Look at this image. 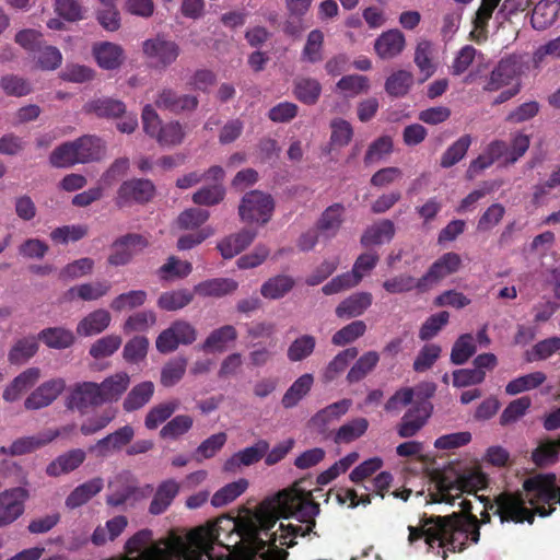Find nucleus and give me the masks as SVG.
Wrapping results in <instances>:
<instances>
[{
    "instance_id": "cd10ccee",
    "label": "nucleus",
    "mask_w": 560,
    "mask_h": 560,
    "mask_svg": "<svg viewBox=\"0 0 560 560\" xmlns=\"http://www.w3.org/2000/svg\"><path fill=\"white\" fill-rule=\"evenodd\" d=\"M112 316L108 311L97 308L84 316L77 325V334L90 337L103 332L109 326Z\"/></svg>"
},
{
    "instance_id": "f8f14e48",
    "label": "nucleus",
    "mask_w": 560,
    "mask_h": 560,
    "mask_svg": "<svg viewBox=\"0 0 560 560\" xmlns=\"http://www.w3.org/2000/svg\"><path fill=\"white\" fill-rule=\"evenodd\" d=\"M462 267V258L457 253L447 252L439 257L428 269V271L418 279V290L428 291L433 284H436L444 278L457 272Z\"/></svg>"
},
{
    "instance_id": "f704fd0d",
    "label": "nucleus",
    "mask_w": 560,
    "mask_h": 560,
    "mask_svg": "<svg viewBox=\"0 0 560 560\" xmlns=\"http://www.w3.org/2000/svg\"><path fill=\"white\" fill-rule=\"evenodd\" d=\"M560 0H539L532 13V25L535 30H546L557 19Z\"/></svg>"
},
{
    "instance_id": "3c124183",
    "label": "nucleus",
    "mask_w": 560,
    "mask_h": 560,
    "mask_svg": "<svg viewBox=\"0 0 560 560\" xmlns=\"http://www.w3.org/2000/svg\"><path fill=\"white\" fill-rule=\"evenodd\" d=\"M380 355L376 351H368L361 355L347 374V381L354 384L363 380L377 365Z\"/></svg>"
},
{
    "instance_id": "f257e3e1",
    "label": "nucleus",
    "mask_w": 560,
    "mask_h": 560,
    "mask_svg": "<svg viewBox=\"0 0 560 560\" xmlns=\"http://www.w3.org/2000/svg\"><path fill=\"white\" fill-rule=\"evenodd\" d=\"M460 511L448 515L421 516L418 526H408V542L413 545L424 539L428 551L436 548V555L447 560L448 552H462L468 542L477 544L480 539L479 518L471 513L472 503L464 499L459 503Z\"/></svg>"
},
{
    "instance_id": "6e6552de",
    "label": "nucleus",
    "mask_w": 560,
    "mask_h": 560,
    "mask_svg": "<svg viewBox=\"0 0 560 560\" xmlns=\"http://www.w3.org/2000/svg\"><path fill=\"white\" fill-rule=\"evenodd\" d=\"M197 329L189 322L177 319L162 330L155 340L156 350L167 354L177 350L179 345L189 346L197 340Z\"/></svg>"
},
{
    "instance_id": "680f3d73",
    "label": "nucleus",
    "mask_w": 560,
    "mask_h": 560,
    "mask_svg": "<svg viewBox=\"0 0 560 560\" xmlns=\"http://www.w3.org/2000/svg\"><path fill=\"white\" fill-rule=\"evenodd\" d=\"M0 88L8 96L22 97L32 92L31 82L16 74H5L0 79Z\"/></svg>"
},
{
    "instance_id": "5fc2aeb1",
    "label": "nucleus",
    "mask_w": 560,
    "mask_h": 560,
    "mask_svg": "<svg viewBox=\"0 0 560 560\" xmlns=\"http://www.w3.org/2000/svg\"><path fill=\"white\" fill-rule=\"evenodd\" d=\"M477 351L471 334L460 335L454 342L451 351V362L455 365L466 363Z\"/></svg>"
},
{
    "instance_id": "ea45409f",
    "label": "nucleus",
    "mask_w": 560,
    "mask_h": 560,
    "mask_svg": "<svg viewBox=\"0 0 560 560\" xmlns=\"http://www.w3.org/2000/svg\"><path fill=\"white\" fill-rule=\"evenodd\" d=\"M109 290L110 284L107 281L88 282L70 288L66 292V298L69 301L75 298L82 301H95L106 295Z\"/></svg>"
},
{
    "instance_id": "0eeeda50",
    "label": "nucleus",
    "mask_w": 560,
    "mask_h": 560,
    "mask_svg": "<svg viewBox=\"0 0 560 560\" xmlns=\"http://www.w3.org/2000/svg\"><path fill=\"white\" fill-rule=\"evenodd\" d=\"M275 210L273 198L269 194L259 190L246 192L238 207V213L245 222L266 224Z\"/></svg>"
},
{
    "instance_id": "de8ad7c7",
    "label": "nucleus",
    "mask_w": 560,
    "mask_h": 560,
    "mask_svg": "<svg viewBox=\"0 0 560 560\" xmlns=\"http://www.w3.org/2000/svg\"><path fill=\"white\" fill-rule=\"evenodd\" d=\"M352 401L350 399H341L324 409L317 411L311 419V423L319 429H325L326 425L332 420L339 419L350 408Z\"/></svg>"
},
{
    "instance_id": "052dcab7",
    "label": "nucleus",
    "mask_w": 560,
    "mask_h": 560,
    "mask_svg": "<svg viewBox=\"0 0 560 560\" xmlns=\"http://www.w3.org/2000/svg\"><path fill=\"white\" fill-rule=\"evenodd\" d=\"M149 339L144 336H135L128 340L122 350V358L126 362L137 364L147 358Z\"/></svg>"
},
{
    "instance_id": "b1692460",
    "label": "nucleus",
    "mask_w": 560,
    "mask_h": 560,
    "mask_svg": "<svg viewBox=\"0 0 560 560\" xmlns=\"http://www.w3.org/2000/svg\"><path fill=\"white\" fill-rule=\"evenodd\" d=\"M85 113L94 114L98 118L115 119L126 113V105L122 101L112 97H100L88 102L84 105Z\"/></svg>"
},
{
    "instance_id": "dca6fc26",
    "label": "nucleus",
    "mask_w": 560,
    "mask_h": 560,
    "mask_svg": "<svg viewBox=\"0 0 560 560\" xmlns=\"http://www.w3.org/2000/svg\"><path fill=\"white\" fill-rule=\"evenodd\" d=\"M522 72V63L516 56H509L499 61L497 67L491 71L483 90L494 92L501 88L509 85Z\"/></svg>"
},
{
    "instance_id": "c756f323",
    "label": "nucleus",
    "mask_w": 560,
    "mask_h": 560,
    "mask_svg": "<svg viewBox=\"0 0 560 560\" xmlns=\"http://www.w3.org/2000/svg\"><path fill=\"white\" fill-rule=\"evenodd\" d=\"M196 528L191 529L187 534H179L176 530H171L168 533V535L164 539H160L159 541H156L154 545H152L150 547H147V545L152 539L151 530H148V529L140 530V532L136 533L131 538H129L127 540L126 546H125L126 553H127L126 556H128V557H139L140 555H142L143 552L148 551L149 549L154 548V547L163 544L164 541L168 540V538L172 535H176V536L185 537L186 538V537H189V535Z\"/></svg>"
},
{
    "instance_id": "c9c22d12",
    "label": "nucleus",
    "mask_w": 560,
    "mask_h": 560,
    "mask_svg": "<svg viewBox=\"0 0 560 560\" xmlns=\"http://www.w3.org/2000/svg\"><path fill=\"white\" fill-rule=\"evenodd\" d=\"M345 207L341 203H334L324 210L316 223V229L326 237L337 235L343 222Z\"/></svg>"
},
{
    "instance_id": "bf43d9fd",
    "label": "nucleus",
    "mask_w": 560,
    "mask_h": 560,
    "mask_svg": "<svg viewBox=\"0 0 560 560\" xmlns=\"http://www.w3.org/2000/svg\"><path fill=\"white\" fill-rule=\"evenodd\" d=\"M316 339L312 335H302L291 342L287 357L291 362H299L308 358L315 350Z\"/></svg>"
},
{
    "instance_id": "49530a36",
    "label": "nucleus",
    "mask_w": 560,
    "mask_h": 560,
    "mask_svg": "<svg viewBox=\"0 0 560 560\" xmlns=\"http://www.w3.org/2000/svg\"><path fill=\"white\" fill-rule=\"evenodd\" d=\"M314 377L310 373L301 375L293 384L287 389L282 397V406L284 408H293L299 401L305 397L312 388Z\"/></svg>"
},
{
    "instance_id": "79ce46f5",
    "label": "nucleus",
    "mask_w": 560,
    "mask_h": 560,
    "mask_svg": "<svg viewBox=\"0 0 560 560\" xmlns=\"http://www.w3.org/2000/svg\"><path fill=\"white\" fill-rule=\"evenodd\" d=\"M322 93V84L318 80L307 77L294 80L293 94L301 103L314 105L318 102Z\"/></svg>"
},
{
    "instance_id": "603ef678",
    "label": "nucleus",
    "mask_w": 560,
    "mask_h": 560,
    "mask_svg": "<svg viewBox=\"0 0 560 560\" xmlns=\"http://www.w3.org/2000/svg\"><path fill=\"white\" fill-rule=\"evenodd\" d=\"M472 139L470 135H464L459 137L454 143H452L446 151L442 154L440 165L443 168H450L462 161L469 147L471 145Z\"/></svg>"
},
{
    "instance_id": "a211bd4d",
    "label": "nucleus",
    "mask_w": 560,
    "mask_h": 560,
    "mask_svg": "<svg viewBox=\"0 0 560 560\" xmlns=\"http://www.w3.org/2000/svg\"><path fill=\"white\" fill-rule=\"evenodd\" d=\"M180 486L175 479H166L159 483L150 502L148 512L151 515H161L172 505L179 493Z\"/></svg>"
},
{
    "instance_id": "37998d69",
    "label": "nucleus",
    "mask_w": 560,
    "mask_h": 560,
    "mask_svg": "<svg viewBox=\"0 0 560 560\" xmlns=\"http://www.w3.org/2000/svg\"><path fill=\"white\" fill-rule=\"evenodd\" d=\"M369 428L368 419L363 417L354 418L342 424L334 434L336 444H348L365 434Z\"/></svg>"
},
{
    "instance_id": "a19ab883",
    "label": "nucleus",
    "mask_w": 560,
    "mask_h": 560,
    "mask_svg": "<svg viewBox=\"0 0 560 560\" xmlns=\"http://www.w3.org/2000/svg\"><path fill=\"white\" fill-rule=\"evenodd\" d=\"M38 340L51 349H67L74 343V334L65 327H48L39 331Z\"/></svg>"
},
{
    "instance_id": "8fccbe9b",
    "label": "nucleus",
    "mask_w": 560,
    "mask_h": 560,
    "mask_svg": "<svg viewBox=\"0 0 560 560\" xmlns=\"http://www.w3.org/2000/svg\"><path fill=\"white\" fill-rule=\"evenodd\" d=\"M187 363L188 361L185 357H176L168 360L161 370V384L164 387L176 385L184 377Z\"/></svg>"
},
{
    "instance_id": "ddd939ff",
    "label": "nucleus",
    "mask_w": 560,
    "mask_h": 560,
    "mask_svg": "<svg viewBox=\"0 0 560 560\" xmlns=\"http://www.w3.org/2000/svg\"><path fill=\"white\" fill-rule=\"evenodd\" d=\"M28 491L23 487L7 489L0 493V528L14 523L25 510Z\"/></svg>"
},
{
    "instance_id": "393cba45",
    "label": "nucleus",
    "mask_w": 560,
    "mask_h": 560,
    "mask_svg": "<svg viewBox=\"0 0 560 560\" xmlns=\"http://www.w3.org/2000/svg\"><path fill=\"white\" fill-rule=\"evenodd\" d=\"M93 56L101 68L114 70L124 61V49L117 44L103 42L93 46Z\"/></svg>"
},
{
    "instance_id": "a18cd8bd",
    "label": "nucleus",
    "mask_w": 560,
    "mask_h": 560,
    "mask_svg": "<svg viewBox=\"0 0 560 560\" xmlns=\"http://www.w3.org/2000/svg\"><path fill=\"white\" fill-rule=\"evenodd\" d=\"M38 337L28 336L15 341L8 353L11 364H23L32 359L38 351Z\"/></svg>"
},
{
    "instance_id": "6e6d98bb",
    "label": "nucleus",
    "mask_w": 560,
    "mask_h": 560,
    "mask_svg": "<svg viewBox=\"0 0 560 560\" xmlns=\"http://www.w3.org/2000/svg\"><path fill=\"white\" fill-rule=\"evenodd\" d=\"M560 438L557 441H544L532 453V460L538 467L555 464L559 458Z\"/></svg>"
},
{
    "instance_id": "7ed1b4c3",
    "label": "nucleus",
    "mask_w": 560,
    "mask_h": 560,
    "mask_svg": "<svg viewBox=\"0 0 560 560\" xmlns=\"http://www.w3.org/2000/svg\"><path fill=\"white\" fill-rule=\"evenodd\" d=\"M523 489H525L523 487ZM526 492V497L528 498V503L533 506V509H528L525 505V499L521 492H502L494 498V515L500 517L501 523H524L528 522L529 524L534 523L535 514H539L538 509L545 508L548 510L550 506L546 502H537L532 503L533 494Z\"/></svg>"
},
{
    "instance_id": "4be33fe9",
    "label": "nucleus",
    "mask_w": 560,
    "mask_h": 560,
    "mask_svg": "<svg viewBox=\"0 0 560 560\" xmlns=\"http://www.w3.org/2000/svg\"><path fill=\"white\" fill-rule=\"evenodd\" d=\"M60 435V431L58 430H48L38 435L33 436H24L16 439L9 446V454L11 456H20L32 453L48 443L52 442Z\"/></svg>"
},
{
    "instance_id": "c85d7f7f",
    "label": "nucleus",
    "mask_w": 560,
    "mask_h": 560,
    "mask_svg": "<svg viewBox=\"0 0 560 560\" xmlns=\"http://www.w3.org/2000/svg\"><path fill=\"white\" fill-rule=\"evenodd\" d=\"M85 452L81 448L71 450L59 455L56 459L48 464L46 474L50 477H58L69 474L77 469L85 459Z\"/></svg>"
},
{
    "instance_id": "a878e982",
    "label": "nucleus",
    "mask_w": 560,
    "mask_h": 560,
    "mask_svg": "<svg viewBox=\"0 0 560 560\" xmlns=\"http://www.w3.org/2000/svg\"><path fill=\"white\" fill-rule=\"evenodd\" d=\"M370 292H357L342 300L336 307L339 318H352L362 315L372 304Z\"/></svg>"
},
{
    "instance_id": "f3484780",
    "label": "nucleus",
    "mask_w": 560,
    "mask_h": 560,
    "mask_svg": "<svg viewBox=\"0 0 560 560\" xmlns=\"http://www.w3.org/2000/svg\"><path fill=\"white\" fill-rule=\"evenodd\" d=\"M158 108L168 110L173 114L195 110L199 104L197 96L178 94L170 88L162 89L154 101Z\"/></svg>"
},
{
    "instance_id": "4d7b16f0",
    "label": "nucleus",
    "mask_w": 560,
    "mask_h": 560,
    "mask_svg": "<svg viewBox=\"0 0 560 560\" xmlns=\"http://www.w3.org/2000/svg\"><path fill=\"white\" fill-rule=\"evenodd\" d=\"M545 381V373L539 371L533 372L510 381L505 386V393L509 395H517L520 393L539 387Z\"/></svg>"
},
{
    "instance_id": "7c9ffc66",
    "label": "nucleus",
    "mask_w": 560,
    "mask_h": 560,
    "mask_svg": "<svg viewBox=\"0 0 560 560\" xmlns=\"http://www.w3.org/2000/svg\"><path fill=\"white\" fill-rule=\"evenodd\" d=\"M104 481L101 477L93 478L74 488L66 498V506L70 510L80 508L102 491Z\"/></svg>"
},
{
    "instance_id": "423d86ee",
    "label": "nucleus",
    "mask_w": 560,
    "mask_h": 560,
    "mask_svg": "<svg viewBox=\"0 0 560 560\" xmlns=\"http://www.w3.org/2000/svg\"><path fill=\"white\" fill-rule=\"evenodd\" d=\"M142 51L152 68L165 69L177 60L180 48L166 35L158 34L142 43Z\"/></svg>"
},
{
    "instance_id": "e2e57ef3",
    "label": "nucleus",
    "mask_w": 560,
    "mask_h": 560,
    "mask_svg": "<svg viewBox=\"0 0 560 560\" xmlns=\"http://www.w3.org/2000/svg\"><path fill=\"white\" fill-rule=\"evenodd\" d=\"M324 33L320 30H313L308 33L306 43L302 50L301 58L311 63L323 60Z\"/></svg>"
},
{
    "instance_id": "864d4df0",
    "label": "nucleus",
    "mask_w": 560,
    "mask_h": 560,
    "mask_svg": "<svg viewBox=\"0 0 560 560\" xmlns=\"http://www.w3.org/2000/svg\"><path fill=\"white\" fill-rule=\"evenodd\" d=\"M412 84V73L406 70H398L387 78L385 91L392 97H402L408 94Z\"/></svg>"
},
{
    "instance_id": "774afa93",
    "label": "nucleus",
    "mask_w": 560,
    "mask_h": 560,
    "mask_svg": "<svg viewBox=\"0 0 560 560\" xmlns=\"http://www.w3.org/2000/svg\"><path fill=\"white\" fill-rule=\"evenodd\" d=\"M194 424V420L188 415H178L168 421L160 431L162 439L176 440L187 433Z\"/></svg>"
},
{
    "instance_id": "09e8293b",
    "label": "nucleus",
    "mask_w": 560,
    "mask_h": 560,
    "mask_svg": "<svg viewBox=\"0 0 560 560\" xmlns=\"http://www.w3.org/2000/svg\"><path fill=\"white\" fill-rule=\"evenodd\" d=\"M294 287V280L290 276L279 275L268 279L260 288V293L269 300L283 298Z\"/></svg>"
},
{
    "instance_id": "bb28decb",
    "label": "nucleus",
    "mask_w": 560,
    "mask_h": 560,
    "mask_svg": "<svg viewBox=\"0 0 560 560\" xmlns=\"http://www.w3.org/2000/svg\"><path fill=\"white\" fill-rule=\"evenodd\" d=\"M130 384V376L126 372H119L106 377L97 384L102 402L118 401Z\"/></svg>"
},
{
    "instance_id": "9b49d317",
    "label": "nucleus",
    "mask_w": 560,
    "mask_h": 560,
    "mask_svg": "<svg viewBox=\"0 0 560 560\" xmlns=\"http://www.w3.org/2000/svg\"><path fill=\"white\" fill-rule=\"evenodd\" d=\"M149 244V240L141 234L127 233L113 242L107 262L115 267L128 265L135 255L147 248Z\"/></svg>"
},
{
    "instance_id": "338daca9",
    "label": "nucleus",
    "mask_w": 560,
    "mask_h": 560,
    "mask_svg": "<svg viewBox=\"0 0 560 560\" xmlns=\"http://www.w3.org/2000/svg\"><path fill=\"white\" fill-rule=\"evenodd\" d=\"M121 342L122 340L119 336L107 335L92 343L89 354L96 360L110 357L119 349Z\"/></svg>"
},
{
    "instance_id": "39448f33",
    "label": "nucleus",
    "mask_w": 560,
    "mask_h": 560,
    "mask_svg": "<svg viewBox=\"0 0 560 560\" xmlns=\"http://www.w3.org/2000/svg\"><path fill=\"white\" fill-rule=\"evenodd\" d=\"M524 488L527 492L533 494L532 503L546 502L549 504V509H538L540 516L545 517L550 515L555 510L556 505L560 504V487L556 485V476L549 475H537L524 480Z\"/></svg>"
},
{
    "instance_id": "4468645a",
    "label": "nucleus",
    "mask_w": 560,
    "mask_h": 560,
    "mask_svg": "<svg viewBox=\"0 0 560 560\" xmlns=\"http://www.w3.org/2000/svg\"><path fill=\"white\" fill-rule=\"evenodd\" d=\"M66 389V381L61 377L48 380L34 389L24 400L27 410H38L51 405Z\"/></svg>"
},
{
    "instance_id": "412c9836",
    "label": "nucleus",
    "mask_w": 560,
    "mask_h": 560,
    "mask_svg": "<svg viewBox=\"0 0 560 560\" xmlns=\"http://www.w3.org/2000/svg\"><path fill=\"white\" fill-rule=\"evenodd\" d=\"M269 444L259 440L255 445L245 447L230 457L224 464L225 471H235L241 466H250L258 463L268 452Z\"/></svg>"
},
{
    "instance_id": "58836bf2",
    "label": "nucleus",
    "mask_w": 560,
    "mask_h": 560,
    "mask_svg": "<svg viewBox=\"0 0 560 560\" xmlns=\"http://www.w3.org/2000/svg\"><path fill=\"white\" fill-rule=\"evenodd\" d=\"M80 163L98 161L105 151L103 141L95 136H83L73 141Z\"/></svg>"
},
{
    "instance_id": "2eb2a0df",
    "label": "nucleus",
    "mask_w": 560,
    "mask_h": 560,
    "mask_svg": "<svg viewBox=\"0 0 560 560\" xmlns=\"http://www.w3.org/2000/svg\"><path fill=\"white\" fill-rule=\"evenodd\" d=\"M433 406L428 400H422L412 406L401 418L397 427V433L400 438L407 439L415 436L427 423L432 413Z\"/></svg>"
},
{
    "instance_id": "6ab92c4d",
    "label": "nucleus",
    "mask_w": 560,
    "mask_h": 560,
    "mask_svg": "<svg viewBox=\"0 0 560 560\" xmlns=\"http://www.w3.org/2000/svg\"><path fill=\"white\" fill-rule=\"evenodd\" d=\"M256 231L243 229L237 233L225 236L217 248L224 259H231L247 248L255 240Z\"/></svg>"
},
{
    "instance_id": "2f4dec72",
    "label": "nucleus",
    "mask_w": 560,
    "mask_h": 560,
    "mask_svg": "<svg viewBox=\"0 0 560 560\" xmlns=\"http://www.w3.org/2000/svg\"><path fill=\"white\" fill-rule=\"evenodd\" d=\"M39 377L40 370L38 368L26 369L7 386L3 392V399L10 402L18 400L23 392L37 383Z\"/></svg>"
},
{
    "instance_id": "72a5a7b5",
    "label": "nucleus",
    "mask_w": 560,
    "mask_h": 560,
    "mask_svg": "<svg viewBox=\"0 0 560 560\" xmlns=\"http://www.w3.org/2000/svg\"><path fill=\"white\" fill-rule=\"evenodd\" d=\"M395 232L396 229L394 222L388 219H384L369 226L363 232L360 243L364 247L389 243L394 238Z\"/></svg>"
},
{
    "instance_id": "9d476101",
    "label": "nucleus",
    "mask_w": 560,
    "mask_h": 560,
    "mask_svg": "<svg viewBox=\"0 0 560 560\" xmlns=\"http://www.w3.org/2000/svg\"><path fill=\"white\" fill-rule=\"evenodd\" d=\"M103 405L101 392L97 383L79 382L70 386L65 399V406L68 410L79 411L84 415L89 409Z\"/></svg>"
},
{
    "instance_id": "c03bdc74",
    "label": "nucleus",
    "mask_w": 560,
    "mask_h": 560,
    "mask_svg": "<svg viewBox=\"0 0 560 560\" xmlns=\"http://www.w3.org/2000/svg\"><path fill=\"white\" fill-rule=\"evenodd\" d=\"M195 292L188 289H179L163 292L158 299V306L167 312L184 308L194 300Z\"/></svg>"
},
{
    "instance_id": "aec40b11",
    "label": "nucleus",
    "mask_w": 560,
    "mask_h": 560,
    "mask_svg": "<svg viewBox=\"0 0 560 560\" xmlns=\"http://www.w3.org/2000/svg\"><path fill=\"white\" fill-rule=\"evenodd\" d=\"M135 431L132 427L125 425L115 432L106 435L97 441V443L90 448L91 452H96L97 456L105 457L112 451H117L126 446L133 439Z\"/></svg>"
},
{
    "instance_id": "69168bd1",
    "label": "nucleus",
    "mask_w": 560,
    "mask_h": 560,
    "mask_svg": "<svg viewBox=\"0 0 560 560\" xmlns=\"http://www.w3.org/2000/svg\"><path fill=\"white\" fill-rule=\"evenodd\" d=\"M177 408L178 402L176 400L162 402L152 407L144 419V424L147 429H156L161 423L166 421L175 412Z\"/></svg>"
},
{
    "instance_id": "f03ea898",
    "label": "nucleus",
    "mask_w": 560,
    "mask_h": 560,
    "mask_svg": "<svg viewBox=\"0 0 560 560\" xmlns=\"http://www.w3.org/2000/svg\"><path fill=\"white\" fill-rule=\"evenodd\" d=\"M487 477L480 471H471L469 474L451 476L448 474H441L436 477L434 482V490L429 492L430 502L432 503H446L453 505L457 498H460L464 492L472 494L483 504V511L480 513L481 524H488L491 521L490 512L494 514L495 505L494 500L491 501L488 497L477 495V490L487 486Z\"/></svg>"
},
{
    "instance_id": "4c0bfd02",
    "label": "nucleus",
    "mask_w": 560,
    "mask_h": 560,
    "mask_svg": "<svg viewBox=\"0 0 560 560\" xmlns=\"http://www.w3.org/2000/svg\"><path fill=\"white\" fill-rule=\"evenodd\" d=\"M154 390L155 386L151 381H144L135 385L124 399V410L132 412L144 407L153 397Z\"/></svg>"
},
{
    "instance_id": "5701e85b",
    "label": "nucleus",
    "mask_w": 560,
    "mask_h": 560,
    "mask_svg": "<svg viewBox=\"0 0 560 560\" xmlns=\"http://www.w3.org/2000/svg\"><path fill=\"white\" fill-rule=\"evenodd\" d=\"M405 44V36L399 30H389L376 38L374 49L380 58L393 59L404 50Z\"/></svg>"
},
{
    "instance_id": "1a4fd4ad",
    "label": "nucleus",
    "mask_w": 560,
    "mask_h": 560,
    "mask_svg": "<svg viewBox=\"0 0 560 560\" xmlns=\"http://www.w3.org/2000/svg\"><path fill=\"white\" fill-rule=\"evenodd\" d=\"M156 189L152 180L131 178L121 183L117 190L116 206L119 208L131 205H145L153 199Z\"/></svg>"
},
{
    "instance_id": "e433bc0d",
    "label": "nucleus",
    "mask_w": 560,
    "mask_h": 560,
    "mask_svg": "<svg viewBox=\"0 0 560 560\" xmlns=\"http://www.w3.org/2000/svg\"><path fill=\"white\" fill-rule=\"evenodd\" d=\"M237 288L238 283L233 279L215 278L196 284L194 292L203 298H221L233 293Z\"/></svg>"
},
{
    "instance_id": "473e14b6",
    "label": "nucleus",
    "mask_w": 560,
    "mask_h": 560,
    "mask_svg": "<svg viewBox=\"0 0 560 560\" xmlns=\"http://www.w3.org/2000/svg\"><path fill=\"white\" fill-rule=\"evenodd\" d=\"M237 339V330L232 325H224L212 330L206 340L201 343L200 349L203 352H219L226 350L228 343Z\"/></svg>"
},
{
    "instance_id": "13d9d810",
    "label": "nucleus",
    "mask_w": 560,
    "mask_h": 560,
    "mask_svg": "<svg viewBox=\"0 0 560 560\" xmlns=\"http://www.w3.org/2000/svg\"><path fill=\"white\" fill-rule=\"evenodd\" d=\"M248 487L246 479L228 483L218 490L211 498V504L215 508L224 506L238 498Z\"/></svg>"
},
{
    "instance_id": "0e129e2a",
    "label": "nucleus",
    "mask_w": 560,
    "mask_h": 560,
    "mask_svg": "<svg viewBox=\"0 0 560 560\" xmlns=\"http://www.w3.org/2000/svg\"><path fill=\"white\" fill-rule=\"evenodd\" d=\"M77 153L73 141L65 142L54 149L50 153L49 162L55 167H70L80 163V159Z\"/></svg>"
},
{
    "instance_id": "20e7f679",
    "label": "nucleus",
    "mask_w": 560,
    "mask_h": 560,
    "mask_svg": "<svg viewBox=\"0 0 560 560\" xmlns=\"http://www.w3.org/2000/svg\"><path fill=\"white\" fill-rule=\"evenodd\" d=\"M110 493L106 502L110 506L129 505L135 506L138 502L149 498L154 489L152 485L138 486V483L128 476H119L109 485Z\"/></svg>"
}]
</instances>
